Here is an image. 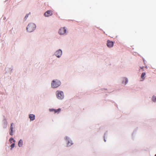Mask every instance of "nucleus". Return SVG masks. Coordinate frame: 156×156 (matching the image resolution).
<instances>
[{
  "label": "nucleus",
  "mask_w": 156,
  "mask_h": 156,
  "mask_svg": "<svg viewBox=\"0 0 156 156\" xmlns=\"http://www.w3.org/2000/svg\"><path fill=\"white\" fill-rule=\"evenodd\" d=\"M36 28L35 25L33 23L29 24L27 28V30L29 32H31L33 31Z\"/></svg>",
  "instance_id": "1"
},
{
  "label": "nucleus",
  "mask_w": 156,
  "mask_h": 156,
  "mask_svg": "<svg viewBox=\"0 0 156 156\" xmlns=\"http://www.w3.org/2000/svg\"><path fill=\"white\" fill-rule=\"evenodd\" d=\"M52 14V12L51 11L48 10L44 13V15L45 17H48L51 16Z\"/></svg>",
  "instance_id": "5"
},
{
  "label": "nucleus",
  "mask_w": 156,
  "mask_h": 156,
  "mask_svg": "<svg viewBox=\"0 0 156 156\" xmlns=\"http://www.w3.org/2000/svg\"><path fill=\"white\" fill-rule=\"evenodd\" d=\"M29 117L31 120H34L35 119V115L33 114L30 115Z\"/></svg>",
  "instance_id": "10"
},
{
  "label": "nucleus",
  "mask_w": 156,
  "mask_h": 156,
  "mask_svg": "<svg viewBox=\"0 0 156 156\" xmlns=\"http://www.w3.org/2000/svg\"><path fill=\"white\" fill-rule=\"evenodd\" d=\"M13 125V123H12L11 124V126L10 128V130H11L10 132V134L12 136L13 135V127H12V125Z\"/></svg>",
  "instance_id": "9"
},
{
  "label": "nucleus",
  "mask_w": 156,
  "mask_h": 156,
  "mask_svg": "<svg viewBox=\"0 0 156 156\" xmlns=\"http://www.w3.org/2000/svg\"><path fill=\"white\" fill-rule=\"evenodd\" d=\"M13 140V141L14 142L15 140H13V138H10L9 139V141H11V140Z\"/></svg>",
  "instance_id": "18"
},
{
  "label": "nucleus",
  "mask_w": 156,
  "mask_h": 156,
  "mask_svg": "<svg viewBox=\"0 0 156 156\" xmlns=\"http://www.w3.org/2000/svg\"><path fill=\"white\" fill-rule=\"evenodd\" d=\"M152 99L153 101L156 102V97L153 96Z\"/></svg>",
  "instance_id": "14"
},
{
  "label": "nucleus",
  "mask_w": 156,
  "mask_h": 156,
  "mask_svg": "<svg viewBox=\"0 0 156 156\" xmlns=\"http://www.w3.org/2000/svg\"><path fill=\"white\" fill-rule=\"evenodd\" d=\"M145 75L146 73L144 72L143 73H142L141 76V78L142 79V81H143L145 79Z\"/></svg>",
  "instance_id": "11"
},
{
  "label": "nucleus",
  "mask_w": 156,
  "mask_h": 156,
  "mask_svg": "<svg viewBox=\"0 0 156 156\" xmlns=\"http://www.w3.org/2000/svg\"><path fill=\"white\" fill-rule=\"evenodd\" d=\"M155 156H156V154L155 155Z\"/></svg>",
  "instance_id": "19"
},
{
  "label": "nucleus",
  "mask_w": 156,
  "mask_h": 156,
  "mask_svg": "<svg viewBox=\"0 0 156 156\" xmlns=\"http://www.w3.org/2000/svg\"><path fill=\"white\" fill-rule=\"evenodd\" d=\"M66 140L68 146H70L73 144L72 141L69 139V138L67 137L65 138Z\"/></svg>",
  "instance_id": "6"
},
{
  "label": "nucleus",
  "mask_w": 156,
  "mask_h": 156,
  "mask_svg": "<svg viewBox=\"0 0 156 156\" xmlns=\"http://www.w3.org/2000/svg\"><path fill=\"white\" fill-rule=\"evenodd\" d=\"M23 144V141L22 140H20L18 144V145L19 147H21L22 146Z\"/></svg>",
  "instance_id": "12"
},
{
  "label": "nucleus",
  "mask_w": 156,
  "mask_h": 156,
  "mask_svg": "<svg viewBox=\"0 0 156 156\" xmlns=\"http://www.w3.org/2000/svg\"><path fill=\"white\" fill-rule=\"evenodd\" d=\"M62 54V51L60 50L57 51L55 52V55L58 57H59Z\"/></svg>",
  "instance_id": "7"
},
{
  "label": "nucleus",
  "mask_w": 156,
  "mask_h": 156,
  "mask_svg": "<svg viewBox=\"0 0 156 156\" xmlns=\"http://www.w3.org/2000/svg\"><path fill=\"white\" fill-rule=\"evenodd\" d=\"M60 110H61V109L59 108L57 109H55L54 111V112L55 113H58L60 112Z\"/></svg>",
  "instance_id": "13"
},
{
  "label": "nucleus",
  "mask_w": 156,
  "mask_h": 156,
  "mask_svg": "<svg viewBox=\"0 0 156 156\" xmlns=\"http://www.w3.org/2000/svg\"><path fill=\"white\" fill-rule=\"evenodd\" d=\"M55 109H49V111L50 112H54Z\"/></svg>",
  "instance_id": "17"
},
{
  "label": "nucleus",
  "mask_w": 156,
  "mask_h": 156,
  "mask_svg": "<svg viewBox=\"0 0 156 156\" xmlns=\"http://www.w3.org/2000/svg\"><path fill=\"white\" fill-rule=\"evenodd\" d=\"M28 14H27L25 17V20H26L27 19L28 17Z\"/></svg>",
  "instance_id": "16"
},
{
  "label": "nucleus",
  "mask_w": 156,
  "mask_h": 156,
  "mask_svg": "<svg viewBox=\"0 0 156 156\" xmlns=\"http://www.w3.org/2000/svg\"><path fill=\"white\" fill-rule=\"evenodd\" d=\"M61 83L58 80H53L51 83L52 87L53 88H56L60 85Z\"/></svg>",
  "instance_id": "2"
},
{
  "label": "nucleus",
  "mask_w": 156,
  "mask_h": 156,
  "mask_svg": "<svg viewBox=\"0 0 156 156\" xmlns=\"http://www.w3.org/2000/svg\"><path fill=\"white\" fill-rule=\"evenodd\" d=\"M57 98L59 99H62L64 98V95L63 92L58 90L56 93Z\"/></svg>",
  "instance_id": "3"
},
{
  "label": "nucleus",
  "mask_w": 156,
  "mask_h": 156,
  "mask_svg": "<svg viewBox=\"0 0 156 156\" xmlns=\"http://www.w3.org/2000/svg\"><path fill=\"white\" fill-rule=\"evenodd\" d=\"M11 149L12 150V149L14 147H15V144L14 143H13L11 145Z\"/></svg>",
  "instance_id": "15"
},
{
  "label": "nucleus",
  "mask_w": 156,
  "mask_h": 156,
  "mask_svg": "<svg viewBox=\"0 0 156 156\" xmlns=\"http://www.w3.org/2000/svg\"><path fill=\"white\" fill-rule=\"evenodd\" d=\"M66 31V29L65 27H62L61 28L59 31V33L60 35H62L64 34Z\"/></svg>",
  "instance_id": "4"
},
{
  "label": "nucleus",
  "mask_w": 156,
  "mask_h": 156,
  "mask_svg": "<svg viewBox=\"0 0 156 156\" xmlns=\"http://www.w3.org/2000/svg\"><path fill=\"white\" fill-rule=\"evenodd\" d=\"M107 45L109 48L112 47L113 45V42L112 41H107Z\"/></svg>",
  "instance_id": "8"
}]
</instances>
